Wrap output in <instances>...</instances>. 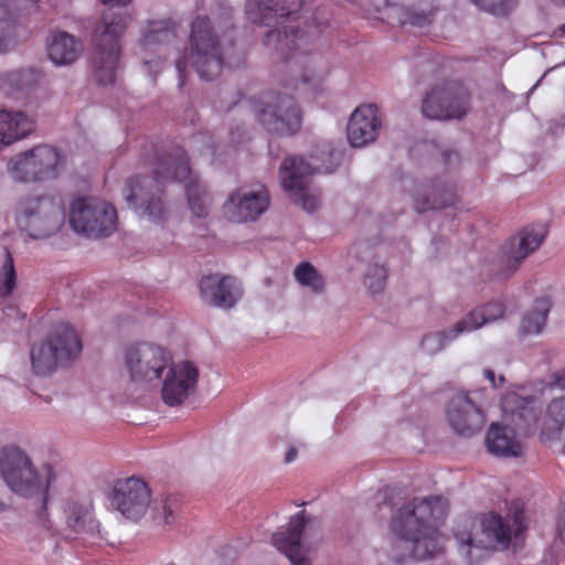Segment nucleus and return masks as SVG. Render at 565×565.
Segmentation results:
<instances>
[{"instance_id": "1", "label": "nucleus", "mask_w": 565, "mask_h": 565, "mask_svg": "<svg viewBox=\"0 0 565 565\" xmlns=\"http://www.w3.org/2000/svg\"><path fill=\"white\" fill-rule=\"evenodd\" d=\"M153 174V178H131L122 189L128 206L139 217L156 224L166 220L168 209L160 185L170 181L184 184L189 207L196 217L207 215L211 196L205 185L190 169L188 156L182 149L159 157L154 162Z\"/></svg>"}, {"instance_id": "2", "label": "nucleus", "mask_w": 565, "mask_h": 565, "mask_svg": "<svg viewBox=\"0 0 565 565\" xmlns=\"http://www.w3.org/2000/svg\"><path fill=\"white\" fill-rule=\"evenodd\" d=\"M448 508L447 499L440 495L415 498L393 513L391 529L412 544L415 558L431 557L440 550L437 523L446 518Z\"/></svg>"}, {"instance_id": "3", "label": "nucleus", "mask_w": 565, "mask_h": 565, "mask_svg": "<svg viewBox=\"0 0 565 565\" xmlns=\"http://www.w3.org/2000/svg\"><path fill=\"white\" fill-rule=\"evenodd\" d=\"M321 164H312L302 157L290 156L284 159L279 168L281 185L287 194L299 203L309 213L315 212L320 204V192L310 183V177L315 173H332L342 160V152L330 146L321 150Z\"/></svg>"}, {"instance_id": "4", "label": "nucleus", "mask_w": 565, "mask_h": 565, "mask_svg": "<svg viewBox=\"0 0 565 565\" xmlns=\"http://www.w3.org/2000/svg\"><path fill=\"white\" fill-rule=\"evenodd\" d=\"M126 11H105L95 26L92 44V68L100 85L115 82L121 53L120 38L131 23Z\"/></svg>"}, {"instance_id": "5", "label": "nucleus", "mask_w": 565, "mask_h": 565, "mask_svg": "<svg viewBox=\"0 0 565 565\" xmlns=\"http://www.w3.org/2000/svg\"><path fill=\"white\" fill-rule=\"evenodd\" d=\"M297 4L291 0H249L247 13L255 23L270 25L273 21L279 28L269 30L263 39L264 45L280 53L300 47L307 40L303 32L288 18L296 11Z\"/></svg>"}, {"instance_id": "6", "label": "nucleus", "mask_w": 565, "mask_h": 565, "mask_svg": "<svg viewBox=\"0 0 565 565\" xmlns=\"http://www.w3.org/2000/svg\"><path fill=\"white\" fill-rule=\"evenodd\" d=\"M190 53L175 63L182 77L186 62L204 81H213L220 76L223 68L222 45L211 20L207 17H198L191 25Z\"/></svg>"}, {"instance_id": "7", "label": "nucleus", "mask_w": 565, "mask_h": 565, "mask_svg": "<svg viewBox=\"0 0 565 565\" xmlns=\"http://www.w3.org/2000/svg\"><path fill=\"white\" fill-rule=\"evenodd\" d=\"M82 352L76 331L67 326L56 327L49 337L32 345L30 359L36 376L52 375L58 367L75 360Z\"/></svg>"}, {"instance_id": "8", "label": "nucleus", "mask_w": 565, "mask_h": 565, "mask_svg": "<svg viewBox=\"0 0 565 565\" xmlns=\"http://www.w3.org/2000/svg\"><path fill=\"white\" fill-rule=\"evenodd\" d=\"M122 363L129 381L136 387L147 390L159 385L172 363V355L161 345L136 342L125 347Z\"/></svg>"}, {"instance_id": "9", "label": "nucleus", "mask_w": 565, "mask_h": 565, "mask_svg": "<svg viewBox=\"0 0 565 565\" xmlns=\"http://www.w3.org/2000/svg\"><path fill=\"white\" fill-rule=\"evenodd\" d=\"M0 475L13 492L24 497L44 495L53 477L47 469L46 484H43L28 454L15 445L0 448Z\"/></svg>"}, {"instance_id": "10", "label": "nucleus", "mask_w": 565, "mask_h": 565, "mask_svg": "<svg viewBox=\"0 0 565 565\" xmlns=\"http://www.w3.org/2000/svg\"><path fill=\"white\" fill-rule=\"evenodd\" d=\"M65 156L56 148L40 145L12 157L8 170L21 183L44 182L57 178L65 168Z\"/></svg>"}, {"instance_id": "11", "label": "nucleus", "mask_w": 565, "mask_h": 565, "mask_svg": "<svg viewBox=\"0 0 565 565\" xmlns=\"http://www.w3.org/2000/svg\"><path fill=\"white\" fill-rule=\"evenodd\" d=\"M64 220V206L60 196L30 198L21 205L19 223L31 237L44 238L55 234Z\"/></svg>"}, {"instance_id": "12", "label": "nucleus", "mask_w": 565, "mask_h": 565, "mask_svg": "<svg viewBox=\"0 0 565 565\" xmlns=\"http://www.w3.org/2000/svg\"><path fill=\"white\" fill-rule=\"evenodd\" d=\"M116 217V210L96 198L74 200L68 213L72 228L89 238L110 235L115 230Z\"/></svg>"}, {"instance_id": "13", "label": "nucleus", "mask_w": 565, "mask_h": 565, "mask_svg": "<svg viewBox=\"0 0 565 565\" xmlns=\"http://www.w3.org/2000/svg\"><path fill=\"white\" fill-rule=\"evenodd\" d=\"M257 117L268 132L278 136H291L301 126L300 108L289 94L266 95L259 104Z\"/></svg>"}, {"instance_id": "14", "label": "nucleus", "mask_w": 565, "mask_h": 565, "mask_svg": "<svg viewBox=\"0 0 565 565\" xmlns=\"http://www.w3.org/2000/svg\"><path fill=\"white\" fill-rule=\"evenodd\" d=\"M483 393L484 390L458 391L448 398L446 418L459 436L470 438L482 429L484 412L479 398Z\"/></svg>"}, {"instance_id": "15", "label": "nucleus", "mask_w": 565, "mask_h": 565, "mask_svg": "<svg viewBox=\"0 0 565 565\" xmlns=\"http://www.w3.org/2000/svg\"><path fill=\"white\" fill-rule=\"evenodd\" d=\"M481 536L473 540L471 535L466 539H459L461 553H465L472 562L471 551L473 548L493 550L497 546L507 547L511 541L512 534L515 536L523 531L522 512L515 513L513 518H502L495 513L487 514L481 522Z\"/></svg>"}, {"instance_id": "16", "label": "nucleus", "mask_w": 565, "mask_h": 565, "mask_svg": "<svg viewBox=\"0 0 565 565\" xmlns=\"http://www.w3.org/2000/svg\"><path fill=\"white\" fill-rule=\"evenodd\" d=\"M470 95L458 82L435 86L424 98L422 113L435 120L459 119L469 110Z\"/></svg>"}, {"instance_id": "17", "label": "nucleus", "mask_w": 565, "mask_h": 565, "mask_svg": "<svg viewBox=\"0 0 565 565\" xmlns=\"http://www.w3.org/2000/svg\"><path fill=\"white\" fill-rule=\"evenodd\" d=\"M113 509L131 521H138L146 513L151 494L146 482L131 477L115 482L109 497Z\"/></svg>"}, {"instance_id": "18", "label": "nucleus", "mask_w": 565, "mask_h": 565, "mask_svg": "<svg viewBox=\"0 0 565 565\" xmlns=\"http://www.w3.org/2000/svg\"><path fill=\"white\" fill-rule=\"evenodd\" d=\"M270 198L266 188H241L232 192L224 203V213L228 220L243 223L257 220L269 206Z\"/></svg>"}, {"instance_id": "19", "label": "nucleus", "mask_w": 565, "mask_h": 565, "mask_svg": "<svg viewBox=\"0 0 565 565\" xmlns=\"http://www.w3.org/2000/svg\"><path fill=\"white\" fill-rule=\"evenodd\" d=\"M161 379V396L169 406L180 405L193 393L198 377V369L189 361L171 363Z\"/></svg>"}, {"instance_id": "20", "label": "nucleus", "mask_w": 565, "mask_h": 565, "mask_svg": "<svg viewBox=\"0 0 565 565\" xmlns=\"http://www.w3.org/2000/svg\"><path fill=\"white\" fill-rule=\"evenodd\" d=\"M501 409L519 430L531 436L537 433L540 411L534 397H522L516 392H507L501 398Z\"/></svg>"}, {"instance_id": "21", "label": "nucleus", "mask_w": 565, "mask_h": 565, "mask_svg": "<svg viewBox=\"0 0 565 565\" xmlns=\"http://www.w3.org/2000/svg\"><path fill=\"white\" fill-rule=\"evenodd\" d=\"M202 299L205 303L222 308H233L242 297V291L235 279L209 275L200 282Z\"/></svg>"}, {"instance_id": "22", "label": "nucleus", "mask_w": 565, "mask_h": 565, "mask_svg": "<svg viewBox=\"0 0 565 565\" xmlns=\"http://www.w3.org/2000/svg\"><path fill=\"white\" fill-rule=\"evenodd\" d=\"M414 207L418 213L445 209L456 203V186L440 178L419 185L413 195Z\"/></svg>"}, {"instance_id": "23", "label": "nucleus", "mask_w": 565, "mask_h": 565, "mask_svg": "<svg viewBox=\"0 0 565 565\" xmlns=\"http://www.w3.org/2000/svg\"><path fill=\"white\" fill-rule=\"evenodd\" d=\"M545 234L543 227H525L504 245L503 262L510 273L515 271L521 263L541 246Z\"/></svg>"}, {"instance_id": "24", "label": "nucleus", "mask_w": 565, "mask_h": 565, "mask_svg": "<svg viewBox=\"0 0 565 565\" xmlns=\"http://www.w3.org/2000/svg\"><path fill=\"white\" fill-rule=\"evenodd\" d=\"M380 128L381 120L374 106L358 107L348 124V140L352 147H364L376 139Z\"/></svg>"}, {"instance_id": "25", "label": "nucleus", "mask_w": 565, "mask_h": 565, "mask_svg": "<svg viewBox=\"0 0 565 565\" xmlns=\"http://www.w3.org/2000/svg\"><path fill=\"white\" fill-rule=\"evenodd\" d=\"M540 440L544 444H561L565 455V397L552 399L543 418L539 422Z\"/></svg>"}, {"instance_id": "26", "label": "nucleus", "mask_w": 565, "mask_h": 565, "mask_svg": "<svg viewBox=\"0 0 565 565\" xmlns=\"http://www.w3.org/2000/svg\"><path fill=\"white\" fill-rule=\"evenodd\" d=\"M35 120L20 110H0V146H10L32 134Z\"/></svg>"}, {"instance_id": "27", "label": "nucleus", "mask_w": 565, "mask_h": 565, "mask_svg": "<svg viewBox=\"0 0 565 565\" xmlns=\"http://www.w3.org/2000/svg\"><path fill=\"white\" fill-rule=\"evenodd\" d=\"M486 444L488 450L502 458H516L523 454V445L516 438L514 429L498 423L488 429Z\"/></svg>"}, {"instance_id": "28", "label": "nucleus", "mask_w": 565, "mask_h": 565, "mask_svg": "<svg viewBox=\"0 0 565 565\" xmlns=\"http://www.w3.org/2000/svg\"><path fill=\"white\" fill-rule=\"evenodd\" d=\"M392 10L402 25L426 28L434 22L438 7L435 0H414L406 6L395 4Z\"/></svg>"}, {"instance_id": "29", "label": "nucleus", "mask_w": 565, "mask_h": 565, "mask_svg": "<svg viewBox=\"0 0 565 565\" xmlns=\"http://www.w3.org/2000/svg\"><path fill=\"white\" fill-rule=\"evenodd\" d=\"M83 50L82 43L72 34L54 31L47 43V56L53 64L65 66L74 63Z\"/></svg>"}, {"instance_id": "30", "label": "nucleus", "mask_w": 565, "mask_h": 565, "mask_svg": "<svg viewBox=\"0 0 565 565\" xmlns=\"http://www.w3.org/2000/svg\"><path fill=\"white\" fill-rule=\"evenodd\" d=\"M66 536L75 539L79 534H93L97 531L98 524L93 518L90 510L77 503L68 504L65 510Z\"/></svg>"}, {"instance_id": "31", "label": "nucleus", "mask_w": 565, "mask_h": 565, "mask_svg": "<svg viewBox=\"0 0 565 565\" xmlns=\"http://www.w3.org/2000/svg\"><path fill=\"white\" fill-rule=\"evenodd\" d=\"M40 78L36 70H14L1 76L0 89L7 95L24 94L35 87Z\"/></svg>"}, {"instance_id": "32", "label": "nucleus", "mask_w": 565, "mask_h": 565, "mask_svg": "<svg viewBox=\"0 0 565 565\" xmlns=\"http://www.w3.org/2000/svg\"><path fill=\"white\" fill-rule=\"evenodd\" d=\"M175 39V23L171 19L149 22L141 39L145 51H152L157 46L166 45Z\"/></svg>"}, {"instance_id": "33", "label": "nucleus", "mask_w": 565, "mask_h": 565, "mask_svg": "<svg viewBox=\"0 0 565 565\" xmlns=\"http://www.w3.org/2000/svg\"><path fill=\"white\" fill-rule=\"evenodd\" d=\"M504 313L503 305L500 302H489L477 307L460 319L466 331L470 333L480 329L482 326L502 318Z\"/></svg>"}, {"instance_id": "34", "label": "nucleus", "mask_w": 565, "mask_h": 565, "mask_svg": "<svg viewBox=\"0 0 565 565\" xmlns=\"http://www.w3.org/2000/svg\"><path fill=\"white\" fill-rule=\"evenodd\" d=\"M360 258L362 262L367 263V268L364 274V285L372 294L382 291L386 281L385 267L380 260L375 259L376 256L370 248L361 250Z\"/></svg>"}, {"instance_id": "35", "label": "nucleus", "mask_w": 565, "mask_h": 565, "mask_svg": "<svg viewBox=\"0 0 565 565\" xmlns=\"http://www.w3.org/2000/svg\"><path fill=\"white\" fill-rule=\"evenodd\" d=\"M465 333L466 331L460 320H458L448 330L426 334L422 339L420 347L426 353L436 354Z\"/></svg>"}, {"instance_id": "36", "label": "nucleus", "mask_w": 565, "mask_h": 565, "mask_svg": "<svg viewBox=\"0 0 565 565\" xmlns=\"http://www.w3.org/2000/svg\"><path fill=\"white\" fill-rule=\"evenodd\" d=\"M18 287L17 271L12 254L0 245V298L10 297Z\"/></svg>"}, {"instance_id": "37", "label": "nucleus", "mask_w": 565, "mask_h": 565, "mask_svg": "<svg viewBox=\"0 0 565 565\" xmlns=\"http://www.w3.org/2000/svg\"><path fill=\"white\" fill-rule=\"evenodd\" d=\"M550 303L545 299L536 301L534 308L526 312L521 321L520 331L523 335L537 334L545 326Z\"/></svg>"}, {"instance_id": "38", "label": "nucleus", "mask_w": 565, "mask_h": 565, "mask_svg": "<svg viewBox=\"0 0 565 565\" xmlns=\"http://www.w3.org/2000/svg\"><path fill=\"white\" fill-rule=\"evenodd\" d=\"M297 282L309 288L315 294H321L324 290V279L322 275L308 262L300 263L294 271Z\"/></svg>"}, {"instance_id": "39", "label": "nucleus", "mask_w": 565, "mask_h": 565, "mask_svg": "<svg viewBox=\"0 0 565 565\" xmlns=\"http://www.w3.org/2000/svg\"><path fill=\"white\" fill-rule=\"evenodd\" d=\"M24 35L25 31L19 28L15 21L0 20V52H7L13 47Z\"/></svg>"}, {"instance_id": "40", "label": "nucleus", "mask_w": 565, "mask_h": 565, "mask_svg": "<svg viewBox=\"0 0 565 565\" xmlns=\"http://www.w3.org/2000/svg\"><path fill=\"white\" fill-rule=\"evenodd\" d=\"M179 507V501L175 497L169 495L167 497L160 505L156 507V515L154 519L160 524L169 525L173 523L175 520V512Z\"/></svg>"}, {"instance_id": "41", "label": "nucleus", "mask_w": 565, "mask_h": 565, "mask_svg": "<svg viewBox=\"0 0 565 565\" xmlns=\"http://www.w3.org/2000/svg\"><path fill=\"white\" fill-rule=\"evenodd\" d=\"M478 9L494 14L505 15L514 7L516 0H469Z\"/></svg>"}, {"instance_id": "42", "label": "nucleus", "mask_w": 565, "mask_h": 565, "mask_svg": "<svg viewBox=\"0 0 565 565\" xmlns=\"http://www.w3.org/2000/svg\"><path fill=\"white\" fill-rule=\"evenodd\" d=\"M548 386L565 391V370L552 373L548 379Z\"/></svg>"}, {"instance_id": "43", "label": "nucleus", "mask_w": 565, "mask_h": 565, "mask_svg": "<svg viewBox=\"0 0 565 565\" xmlns=\"http://www.w3.org/2000/svg\"><path fill=\"white\" fill-rule=\"evenodd\" d=\"M483 375L490 382L492 387H494V388L501 386L505 382V379L503 375H499L498 381H497L494 371L491 369H484Z\"/></svg>"}, {"instance_id": "44", "label": "nucleus", "mask_w": 565, "mask_h": 565, "mask_svg": "<svg viewBox=\"0 0 565 565\" xmlns=\"http://www.w3.org/2000/svg\"><path fill=\"white\" fill-rule=\"evenodd\" d=\"M312 20H313L315 25H316V26H317V29H319V30H320V29H322V28H324V26H327V25H328V23H329V17H327V15L324 14V10H318V11L315 13V15H313Z\"/></svg>"}, {"instance_id": "45", "label": "nucleus", "mask_w": 565, "mask_h": 565, "mask_svg": "<svg viewBox=\"0 0 565 565\" xmlns=\"http://www.w3.org/2000/svg\"><path fill=\"white\" fill-rule=\"evenodd\" d=\"M444 161L446 163H452L459 161V154L454 150H445L443 152Z\"/></svg>"}, {"instance_id": "46", "label": "nucleus", "mask_w": 565, "mask_h": 565, "mask_svg": "<svg viewBox=\"0 0 565 565\" xmlns=\"http://www.w3.org/2000/svg\"><path fill=\"white\" fill-rule=\"evenodd\" d=\"M557 531L561 540L565 542V511L559 516Z\"/></svg>"}, {"instance_id": "47", "label": "nucleus", "mask_w": 565, "mask_h": 565, "mask_svg": "<svg viewBox=\"0 0 565 565\" xmlns=\"http://www.w3.org/2000/svg\"><path fill=\"white\" fill-rule=\"evenodd\" d=\"M297 449L295 447H289L285 455V462L290 463L297 458Z\"/></svg>"}, {"instance_id": "48", "label": "nucleus", "mask_w": 565, "mask_h": 565, "mask_svg": "<svg viewBox=\"0 0 565 565\" xmlns=\"http://www.w3.org/2000/svg\"><path fill=\"white\" fill-rule=\"evenodd\" d=\"M104 4L114 6H127L132 0H100Z\"/></svg>"}, {"instance_id": "49", "label": "nucleus", "mask_w": 565, "mask_h": 565, "mask_svg": "<svg viewBox=\"0 0 565 565\" xmlns=\"http://www.w3.org/2000/svg\"><path fill=\"white\" fill-rule=\"evenodd\" d=\"M158 65V62L157 61H152V60H147L145 58V65L148 67L149 71H151V65Z\"/></svg>"}, {"instance_id": "50", "label": "nucleus", "mask_w": 565, "mask_h": 565, "mask_svg": "<svg viewBox=\"0 0 565 565\" xmlns=\"http://www.w3.org/2000/svg\"><path fill=\"white\" fill-rule=\"evenodd\" d=\"M203 140V136H195L192 140L194 146H198Z\"/></svg>"}, {"instance_id": "51", "label": "nucleus", "mask_w": 565, "mask_h": 565, "mask_svg": "<svg viewBox=\"0 0 565 565\" xmlns=\"http://www.w3.org/2000/svg\"><path fill=\"white\" fill-rule=\"evenodd\" d=\"M557 32L559 33V36H565V23L558 28Z\"/></svg>"}, {"instance_id": "52", "label": "nucleus", "mask_w": 565, "mask_h": 565, "mask_svg": "<svg viewBox=\"0 0 565 565\" xmlns=\"http://www.w3.org/2000/svg\"><path fill=\"white\" fill-rule=\"evenodd\" d=\"M4 509V503L0 502V511Z\"/></svg>"}, {"instance_id": "53", "label": "nucleus", "mask_w": 565, "mask_h": 565, "mask_svg": "<svg viewBox=\"0 0 565 565\" xmlns=\"http://www.w3.org/2000/svg\"><path fill=\"white\" fill-rule=\"evenodd\" d=\"M543 79H544V76H541V77H540V81H537V83H536V84H537V85H539V84H541V81H543Z\"/></svg>"}, {"instance_id": "54", "label": "nucleus", "mask_w": 565, "mask_h": 565, "mask_svg": "<svg viewBox=\"0 0 565 565\" xmlns=\"http://www.w3.org/2000/svg\"><path fill=\"white\" fill-rule=\"evenodd\" d=\"M543 79H544V76H541V77H540V81H537V83H536V84H537V85H539V84H541V81H543Z\"/></svg>"}, {"instance_id": "55", "label": "nucleus", "mask_w": 565, "mask_h": 565, "mask_svg": "<svg viewBox=\"0 0 565 565\" xmlns=\"http://www.w3.org/2000/svg\"><path fill=\"white\" fill-rule=\"evenodd\" d=\"M543 79H544V76H541V77H540V81H537V83H536V84H537V85H539V84H541V81H543Z\"/></svg>"}, {"instance_id": "56", "label": "nucleus", "mask_w": 565, "mask_h": 565, "mask_svg": "<svg viewBox=\"0 0 565 565\" xmlns=\"http://www.w3.org/2000/svg\"><path fill=\"white\" fill-rule=\"evenodd\" d=\"M537 84H535L534 86H532L531 88V92L534 90L536 88Z\"/></svg>"}, {"instance_id": "57", "label": "nucleus", "mask_w": 565, "mask_h": 565, "mask_svg": "<svg viewBox=\"0 0 565 565\" xmlns=\"http://www.w3.org/2000/svg\"><path fill=\"white\" fill-rule=\"evenodd\" d=\"M311 160H313L315 162H317L318 158L311 157Z\"/></svg>"}]
</instances>
